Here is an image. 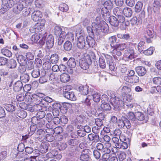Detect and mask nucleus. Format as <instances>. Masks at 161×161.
I'll use <instances>...</instances> for the list:
<instances>
[{
	"mask_svg": "<svg viewBox=\"0 0 161 161\" xmlns=\"http://www.w3.org/2000/svg\"><path fill=\"white\" fill-rule=\"evenodd\" d=\"M79 89L80 92L84 95L88 94L89 97L92 92L89 91V87L87 85L81 86L79 87Z\"/></svg>",
	"mask_w": 161,
	"mask_h": 161,
	"instance_id": "12",
	"label": "nucleus"
},
{
	"mask_svg": "<svg viewBox=\"0 0 161 161\" xmlns=\"http://www.w3.org/2000/svg\"><path fill=\"white\" fill-rule=\"evenodd\" d=\"M109 23L112 26L114 27L118 26L119 24L118 19L114 16H111Z\"/></svg>",
	"mask_w": 161,
	"mask_h": 161,
	"instance_id": "28",
	"label": "nucleus"
},
{
	"mask_svg": "<svg viewBox=\"0 0 161 161\" xmlns=\"http://www.w3.org/2000/svg\"><path fill=\"white\" fill-rule=\"evenodd\" d=\"M99 65L100 67L102 69H104L106 67V63L103 58L101 57L99 59Z\"/></svg>",
	"mask_w": 161,
	"mask_h": 161,
	"instance_id": "48",
	"label": "nucleus"
},
{
	"mask_svg": "<svg viewBox=\"0 0 161 161\" xmlns=\"http://www.w3.org/2000/svg\"><path fill=\"white\" fill-rule=\"evenodd\" d=\"M77 47L80 49L86 50L88 47L86 44L85 37L83 36H79L77 42Z\"/></svg>",
	"mask_w": 161,
	"mask_h": 161,
	"instance_id": "5",
	"label": "nucleus"
},
{
	"mask_svg": "<svg viewBox=\"0 0 161 161\" xmlns=\"http://www.w3.org/2000/svg\"><path fill=\"white\" fill-rule=\"evenodd\" d=\"M64 36L63 37V43L65 39H67V41H72L74 40V35L72 32H68L67 33L65 32V35L64 34Z\"/></svg>",
	"mask_w": 161,
	"mask_h": 161,
	"instance_id": "30",
	"label": "nucleus"
},
{
	"mask_svg": "<svg viewBox=\"0 0 161 161\" xmlns=\"http://www.w3.org/2000/svg\"><path fill=\"white\" fill-rule=\"evenodd\" d=\"M59 60L58 55L57 53H54L51 56L50 61L52 64H57L58 63Z\"/></svg>",
	"mask_w": 161,
	"mask_h": 161,
	"instance_id": "31",
	"label": "nucleus"
},
{
	"mask_svg": "<svg viewBox=\"0 0 161 161\" xmlns=\"http://www.w3.org/2000/svg\"><path fill=\"white\" fill-rule=\"evenodd\" d=\"M1 52L3 55L8 57H10L12 56V53L11 52L6 48L2 49Z\"/></svg>",
	"mask_w": 161,
	"mask_h": 161,
	"instance_id": "43",
	"label": "nucleus"
},
{
	"mask_svg": "<svg viewBox=\"0 0 161 161\" xmlns=\"http://www.w3.org/2000/svg\"><path fill=\"white\" fill-rule=\"evenodd\" d=\"M23 85L20 81L16 82L13 85V89L15 92H19L22 88Z\"/></svg>",
	"mask_w": 161,
	"mask_h": 161,
	"instance_id": "24",
	"label": "nucleus"
},
{
	"mask_svg": "<svg viewBox=\"0 0 161 161\" xmlns=\"http://www.w3.org/2000/svg\"><path fill=\"white\" fill-rule=\"evenodd\" d=\"M105 58L106 59L107 63L108 64L109 68L112 71H115L117 69L116 67V64L113 60L112 57L108 54H105Z\"/></svg>",
	"mask_w": 161,
	"mask_h": 161,
	"instance_id": "6",
	"label": "nucleus"
},
{
	"mask_svg": "<svg viewBox=\"0 0 161 161\" xmlns=\"http://www.w3.org/2000/svg\"><path fill=\"white\" fill-rule=\"evenodd\" d=\"M161 6V5L160 2L158 0L154 1L153 3V7L154 10H158L160 8Z\"/></svg>",
	"mask_w": 161,
	"mask_h": 161,
	"instance_id": "52",
	"label": "nucleus"
},
{
	"mask_svg": "<svg viewBox=\"0 0 161 161\" xmlns=\"http://www.w3.org/2000/svg\"><path fill=\"white\" fill-rule=\"evenodd\" d=\"M67 143L70 146H74L79 143V141L76 139H70L68 141Z\"/></svg>",
	"mask_w": 161,
	"mask_h": 161,
	"instance_id": "47",
	"label": "nucleus"
},
{
	"mask_svg": "<svg viewBox=\"0 0 161 161\" xmlns=\"http://www.w3.org/2000/svg\"><path fill=\"white\" fill-rule=\"evenodd\" d=\"M46 36L47 34L46 33L43 34H42V33H41V34L39 33L38 34H35L32 36L31 37V39L33 42H36L40 38H42L39 41V43H40L41 45H43L45 42V37Z\"/></svg>",
	"mask_w": 161,
	"mask_h": 161,
	"instance_id": "4",
	"label": "nucleus"
},
{
	"mask_svg": "<svg viewBox=\"0 0 161 161\" xmlns=\"http://www.w3.org/2000/svg\"><path fill=\"white\" fill-rule=\"evenodd\" d=\"M92 26L94 34H100V27L99 24L96 22L93 23H92Z\"/></svg>",
	"mask_w": 161,
	"mask_h": 161,
	"instance_id": "23",
	"label": "nucleus"
},
{
	"mask_svg": "<svg viewBox=\"0 0 161 161\" xmlns=\"http://www.w3.org/2000/svg\"><path fill=\"white\" fill-rule=\"evenodd\" d=\"M136 70L138 75L141 76H144L147 73L146 69L142 66H138L136 67Z\"/></svg>",
	"mask_w": 161,
	"mask_h": 161,
	"instance_id": "20",
	"label": "nucleus"
},
{
	"mask_svg": "<svg viewBox=\"0 0 161 161\" xmlns=\"http://www.w3.org/2000/svg\"><path fill=\"white\" fill-rule=\"evenodd\" d=\"M118 126L120 128L129 129L131 127L130 121L126 117L122 116L118 121Z\"/></svg>",
	"mask_w": 161,
	"mask_h": 161,
	"instance_id": "3",
	"label": "nucleus"
},
{
	"mask_svg": "<svg viewBox=\"0 0 161 161\" xmlns=\"http://www.w3.org/2000/svg\"><path fill=\"white\" fill-rule=\"evenodd\" d=\"M127 51L128 53L126 55L127 57L130 59H131L134 58V51L133 49L132 48H128L127 49Z\"/></svg>",
	"mask_w": 161,
	"mask_h": 161,
	"instance_id": "37",
	"label": "nucleus"
},
{
	"mask_svg": "<svg viewBox=\"0 0 161 161\" xmlns=\"http://www.w3.org/2000/svg\"><path fill=\"white\" fill-rule=\"evenodd\" d=\"M136 119L140 121H143L146 123L147 120L145 119V117L143 113L138 111L135 113Z\"/></svg>",
	"mask_w": 161,
	"mask_h": 161,
	"instance_id": "18",
	"label": "nucleus"
},
{
	"mask_svg": "<svg viewBox=\"0 0 161 161\" xmlns=\"http://www.w3.org/2000/svg\"><path fill=\"white\" fill-rule=\"evenodd\" d=\"M6 110L8 112H13L15 110V107L11 104H8L5 107Z\"/></svg>",
	"mask_w": 161,
	"mask_h": 161,
	"instance_id": "54",
	"label": "nucleus"
},
{
	"mask_svg": "<svg viewBox=\"0 0 161 161\" xmlns=\"http://www.w3.org/2000/svg\"><path fill=\"white\" fill-rule=\"evenodd\" d=\"M42 17V13L39 11H34L32 14V19L35 22L39 20Z\"/></svg>",
	"mask_w": 161,
	"mask_h": 161,
	"instance_id": "19",
	"label": "nucleus"
},
{
	"mask_svg": "<svg viewBox=\"0 0 161 161\" xmlns=\"http://www.w3.org/2000/svg\"><path fill=\"white\" fill-rule=\"evenodd\" d=\"M86 41L88 46V47H95L96 43L92 36H88L86 37Z\"/></svg>",
	"mask_w": 161,
	"mask_h": 161,
	"instance_id": "14",
	"label": "nucleus"
},
{
	"mask_svg": "<svg viewBox=\"0 0 161 161\" xmlns=\"http://www.w3.org/2000/svg\"><path fill=\"white\" fill-rule=\"evenodd\" d=\"M138 48L139 51L141 53H142L147 48L145 43L143 41L140 42L138 44Z\"/></svg>",
	"mask_w": 161,
	"mask_h": 161,
	"instance_id": "33",
	"label": "nucleus"
},
{
	"mask_svg": "<svg viewBox=\"0 0 161 161\" xmlns=\"http://www.w3.org/2000/svg\"><path fill=\"white\" fill-rule=\"evenodd\" d=\"M123 100L118 97H115L110 99V103L115 108H118L120 107H125V105L127 106H131L128 103L132 100L131 96L130 95L123 96Z\"/></svg>",
	"mask_w": 161,
	"mask_h": 161,
	"instance_id": "1",
	"label": "nucleus"
},
{
	"mask_svg": "<svg viewBox=\"0 0 161 161\" xmlns=\"http://www.w3.org/2000/svg\"><path fill=\"white\" fill-rule=\"evenodd\" d=\"M37 117L34 116L31 119V122L34 125H38L40 122V119Z\"/></svg>",
	"mask_w": 161,
	"mask_h": 161,
	"instance_id": "62",
	"label": "nucleus"
},
{
	"mask_svg": "<svg viewBox=\"0 0 161 161\" xmlns=\"http://www.w3.org/2000/svg\"><path fill=\"white\" fill-rule=\"evenodd\" d=\"M91 151L88 149H85L81 151V154L80 156V159L81 161H89L90 155Z\"/></svg>",
	"mask_w": 161,
	"mask_h": 161,
	"instance_id": "8",
	"label": "nucleus"
},
{
	"mask_svg": "<svg viewBox=\"0 0 161 161\" xmlns=\"http://www.w3.org/2000/svg\"><path fill=\"white\" fill-rule=\"evenodd\" d=\"M101 108L103 110H109L111 109L110 105L108 103L104 102L101 105Z\"/></svg>",
	"mask_w": 161,
	"mask_h": 161,
	"instance_id": "42",
	"label": "nucleus"
},
{
	"mask_svg": "<svg viewBox=\"0 0 161 161\" xmlns=\"http://www.w3.org/2000/svg\"><path fill=\"white\" fill-rule=\"evenodd\" d=\"M118 155L120 161H122L126 158V154L125 153L123 152H118Z\"/></svg>",
	"mask_w": 161,
	"mask_h": 161,
	"instance_id": "60",
	"label": "nucleus"
},
{
	"mask_svg": "<svg viewBox=\"0 0 161 161\" xmlns=\"http://www.w3.org/2000/svg\"><path fill=\"white\" fill-rule=\"evenodd\" d=\"M117 17L119 23H121L122 25L123 26V28L125 29L129 25V22L125 19L123 15H119Z\"/></svg>",
	"mask_w": 161,
	"mask_h": 161,
	"instance_id": "13",
	"label": "nucleus"
},
{
	"mask_svg": "<svg viewBox=\"0 0 161 161\" xmlns=\"http://www.w3.org/2000/svg\"><path fill=\"white\" fill-rule=\"evenodd\" d=\"M126 78L127 79L129 78V81H128L129 82L132 83H138L139 81V77L136 75L130 77L129 78L128 77Z\"/></svg>",
	"mask_w": 161,
	"mask_h": 161,
	"instance_id": "40",
	"label": "nucleus"
},
{
	"mask_svg": "<svg viewBox=\"0 0 161 161\" xmlns=\"http://www.w3.org/2000/svg\"><path fill=\"white\" fill-rule=\"evenodd\" d=\"M146 32L148 36L150 38H153L155 36V34L154 31L152 29H148L147 30Z\"/></svg>",
	"mask_w": 161,
	"mask_h": 161,
	"instance_id": "63",
	"label": "nucleus"
},
{
	"mask_svg": "<svg viewBox=\"0 0 161 161\" xmlns=\"http://www.w3.org/2000/svg\"><path fill=\"white\" fill-rule=\"evenodd\" d=\"M108 43L110 44L111 49L115 48L117 45V38L116 36H113L108 38Z\"/></svg>",
	"mask_w": 161,
	"mask_h": 161,
	"instance_id": "17",
	"label": "nucleus"
},
{
	"mask_svg": "<svg viewBox=\"0 0 161 161\" xmlns=\"http://www.w3.org/2000/svg\"><path fill=\"white\" fill-rule=\"evenodd\" d=\"M54 34L56 36H59L58 40V44L59 45H61L63 43V37L65 32L63 31L61 28L59 26H56L54 29Z\"/></svg>",
	"mask_w": 161,
	"mask_h": 161,
	"instance_id": "2",
	"label": "nucleus"
},
{
	"mask_svg": "<svg viewBox=\"0 0 161 161\" xmlns=\"http://www.w3.org/2000/svg\"><path fill=\"white\" fill-rule=\"evenodd\" d=\"M59 9L62 12H66L68 10L69 7L66 4L63 3L61 4L59 7Z\"/></svg>",
	"mask_w": 161,
	"mask_h": 161,
	"instance_id": "58",
	"label": "nucleus"
},
{
	"mask_svg": "<svg viewBox=\"0 0 161 161\" xmlns=\"http://www.w3.org/2000/svg\"><path fill=\"white\" fill-rule=\"evenodd\" d=\"M72 48V45L71 42L68 41H66L64 44V48L66 51L70 50Z\"/></svg>",
	"mask_w": 161,
	"mask_h": 161,
	"instance_id": "36",
	"label": "nucleus"
},
{
	"mask_svg": "<svg viewBox=\"0 0 161 161\" xmlns=\"http://www.w3.org/2000/svg\"><path fill=\"white\" fill-rule=\"evenodd\" d=\"M70 79V76L69 75L66 73H63L60 76V80L63 82H67Z\"/></svg>",
	"mask_w": 161,
	"mask_h": 161,
	"instance_id": "27",
	"label": "nucleus"
},
{
	"mask_svg": "<svg viewBox=\"0 0 161 161\" xmlns=\"http://www.w3.org/2000/svg\"><path fill=\"white\" fill-rule=\"evenodd\" d=\"M90 60V59H86L85 58H83L80 62V66L81 68L84 70L88 69L89 65L92 64V62Z\"/></svg>",
	"mask_w": 161,
	"mask_h": 161,
	"instance_id": "10",
	"label": "nucleus"
},
{
	"mask_svg": "<svg viewBox=\"0 0 161 161\" xmlns=\"http://www.w3.org/2000/svg\"><path fill=\"white\" fill-rule=\"evenodd\" d=\"M17 115L19 118L23 119L26 116L27 114L25 111L23 110H19L18 111Z\"/></svg>",
	"mask_w": 161,
	"mask_h": 161,
	"instance_id": "45",
	"label": "nucleus"
},
{
	"mask_svg": "<svg viewBox=\"0 0 161 161\" xmlns=\"http://www.w3.org/2000/svg\"><path fill=\"white\" fill-rule=\"evenodd\" d=\"M45 138L47 141L52 142L54 140L55 137L52 135L48 133L46 135Z\"/></svg>",
	"mask_w": 161,
	"mask_h": 161,
	"instance_id": "59",
	"label": "nucleus"
},
{
	"mask_svg": "<svg viewBox=\"0 0 161 161\" xmlns=\"http://www.w3.org/2000/svg\"><path fill=\"white\" fill-rule=\"evenodd\" d=\"M92 96L93 99L95 102L97 103L99 102L100 100V95L99 93H96L94 94H92H92H90Z\"/></svg>",
	"mask_w": 161,
	"mask_h": 161,
	"instance_id": "51",
	"label": "nucleus"
},
{
	"mask_svg": "<svg viewBox=\"0 0 161 161\" xmlns=\"http://www.w3.org/2000/svg\"><path fill=\"white\" fill-rule=\"evenodd\" d=\"M54 42V38L52 35H49L47 37L46 42L47 47L50 48H52L53 46Z\"/></svg>",
	"mask_w": 161,
	"mask_h": 161,
	"instance_id": "15",
	"label": "nucleus"
},
{
	"mask_svg": "<svg viewBox=\"0 0 161 161\" xmlns=\"http://www.w3.org/2000/svg\"><path fill=\"white\" fill-rule=\"evenodd\" d=\"M37 157V159L39 161H46L48 159L45 155L42 154H39Z\"/></svg>",
	"mask_w": 161,
	"mask_h": 161,
	"instance_id": "64",
	"label": "nucleus"
},
{
	"mask_svg": "<svg viewBox=\"0 0 161 161\" xmlns=\"http://www.w3.org/2000/svg\"><path fill=\"white\" fill-rule=\"evenodd\" d=\"M105 8L107 10H111L113 7L112 2L110 0L106 1L103 4Z\"/></svg>",
	"mask_w": 161,
	"mask_h": 161,
	"instance_id": "38",
	"label": "nucleus"
},
{
	"mask_svg": "<svg viewBox=\"0 0 161 161\" xmlns=\"http://www.w3.org/2000/svg\"><path fill=\"white\" fill-rule=\"evenodd\" d=\"M111 53L114 59L118 61L120 60L122 58L121 52L115 47L111 49Z\"/></svg>",
	"mask_w": 161,
	"mask_h": 161,
	"instance_id": "11",
	"label": "nucleus"
},
{
	"mask_svg": "<svg viewBox=\"0 0 161 161\" xmlns=\"http://www.w3.org/2000/svg\"><path fill=\"white\" fill-rule=\"evenodd\" d=\"M100 32L101 31L104 33L107 32L108 30V26L104 21H100L99 24Z\"/></svg>",
	"mask_w": 161,
	"mask_h": 161,
	"instance_id": "21",
	"label": "nucleus"
},
{
	"mask_svg": "<svg viewBox=\"0 0 161 161\" xmlns=\"http://www.w3.org/2000/svg\"><path fill=\"white\" fill-rule=\"evenodd\" d=\"M68 66L71 68H74L76 65V63L74 58H71L67 62Z\"/></svg>",
	"mask_w": 161,
	"mask_h": 161,
	"instance_id": "29",
	"label": "nucleus"
},
{
	"mask_svg": "<svg viewBox=\"0 0 161 161\" xmlns=\"http://www.w3.org/2000/svg\"><path fill=\"white\" fill-rule=\"evenodd\" d=\"M123 15L127 17H130L132 14L131 9L127 7L123 8Z\"/></svg>",
	"mask_w": 161,
	"mask_h": 161,
	"instance_id": "26",
	"label": "nucleus"
},
{
	"mask_svg": "<svg viewBox=\"0 0 161 161\" xmlns=\"http://www.w3.org/2000/svg\"><path fill=\"white\" fill-rule=\"evenodd\" d=\"M14 2L13 0H2V5L4 12L2 14H3L5 12L12 8L14 4Z\"/></svg>",
	"mask_w": 161,
	"mask_h": 161,
	"instance_id": "7",
	"label": "nucleus"
},
{
	"mask_svg": "<svg viewBox=\"0 0 161 161\" xmlns=\"http://www.w3.org/2000/svg\"><path fill=\"white\" fill-rule=\"evenodd\" d=\"M110 155L109 154L104 153L99 159V161H107L109 159Z\"/></svg>",
	"mask_w": 161,
	"mask_h": 161,
	"instance_id": "53",
	"label": "nucleus"
},
{
	"mask_svg": "<svg viewBox=\"0 0 161 161\" xmlns=\"http://www.w3.org/2000/svg\"><path fill=\"white\" fill-rule=\"evenodd\" d=\"M17 60L20 64H25V58L22 55H19L17 58Z\"/></svg>",
	"mask_w": 161,
	"mask_h": 161,
	"instance_id": "49",
	"label": "nucleus"
},
{
	"mask_svg": "<svg viewBox=\"0 0 161 161\" xmlns=\"http://www.w3.org/2000/svg\"><path fill=\"white\" fill-rule=\"evenodd\" d=\"M86 55H87V56H86V57H85V58L86 59H90L91 61L92 62V60H95L96 59V57L95 55V53L92 52H91L89 53V54H86Z\"/></svg>",
	"mask_w": 161,
	"mask_h": 161,
	"instance_id": "46",
	"label": "nucleus"
},
{
	"mask_svg": "<svg viewBox=\"0 0 161 161\" xmlns=\"http://www.w3.org/2000/svg\"><path fill=\"white\" fill-rule=\"evenodd\" d=\"M113 12L114 14L117 17L123 15V8L119 7H116L113 9Z\"/></svg>",
	"mask_w": 161,
	"mask_h": 161,
	"instance_id": "35",
	"label": "nucleus"
},
{
	"mask_svg": "<svg viewBox=\"0 0 161 161\" xmlns=\"http://www.w3.org/2000/svg\"><path fill=\"white\" fill-rule=\"evenodd\" d=\"M42 23L38 24V26H36L35 27V31L36 32L40 31L41 29L42 28L44 25V21H42Z\"/></svg>",
	"mask_w": 161,
	"mask_h": 161,
	"instance_id": "57",
	"label": "nucleus"
},
{
	"mask_svg": "<svg viewBox=\"0 0 161 161\" xmlns=\"http://www.w3.org/2000/svg\"><path fill=\"white\" fill-rule=\"evenodd\" d=\"M50 145L47 142H42L40 147V150L42 153L47 152Z\"/></svg>",
	"mask_w": 161,
	"mask_h": 161,
	"instance_id": "22",
	"label": "nucleus"
},
{
	"mask_svg": "<svg viewBox=\"0 0 161 161\" xmlns=\"http://www.w3.org/2000/svg\"><path fill=\"white\" fill-rule=\"evenodd\" d=\"M88 136L90 141H93L94 142H97L99 140V136L97 134H90L88 135Z\"/></svg>",
	"mask_w": 161,
	"mask_h": 161,
	"instance_id": "34",
	"label": "nucleus"
},
{
	"mask_svg": "<svg viewBox=\"0 0 161 161\" xmlns=\"http://www.w3.org/2000/svg\"><path fill=\"white\" fill-rule=\"evenodd\" d=\"M126 47V46L125 43L121 44H117L115 48L118 50L121 51L124 50Z\"/></svg>",
	"mask_w": 161,
	"mask_h": 161,
	"instance_id": "50",
	"label": "nucleus"
},
{
	"mask_svg": "<svg viewBox=\"0 0 161 161\" xmlns=\"http://www.w3.org/2000/svg\"><path fill=\"white\" fill-rule=\"evenodd\" d=\"M153 84L159 85H161V78L160 77H154L153 79Z\"/></svg>",
	"mask_w": 161,
	"mask_h": 161,
	"instance_id": "61",
	"label": "nucleus"
},
{
	"mask_svg": "<svg viewBox=\"0 0 161 161\" xmlns=\"http://www.w3.org/2000/svg\"><path fill=\"white\" fill-rule=\"evenodd\" d=\"M23 9L24 6L23 4L21 3L16 4L13 8V12L17 14H18Z\"/></svg>",
	"mask_w": 161,
	"mask_h": 161,
	"instance_id": "16",
	"label": "nucleus"
},
{
	"mask_svg": "<svg viewBox=\"0 0 161 161\" xmlns=\"http://www.w3.org/2000/svg\"><path fill=\"white\" fill-rule=\"evenodd\" d=\"M63 96L67 99L70 100L75 101L76 99L74 93L72 91L65 93V94Z\"/></svg>",
	"mask_w": 161,
	"mask_h": 161,
	"instance_id": "25",
	"label": "nucleus"
},
{
	"mask_svg": "<svg viewBox=\"0 0 161 161\" xmlns=\"http://www.w3.org/2000/svg\"><path fill=\"white\" fill-rule=\"evenodd\" d=\"M17 65L16 61L13 59H10L8 65V67L10 69H14L16 68Z\"/></svg>",
	"mask_w": 161,
	"mask_h": 161,
	"instance_id": "41",
	"label": "nucleus"
},
{
	"mask_svg": "<svg viewBox=\"0 0 161 161\" xmlns=\"http://www.w3.org/2000/svg\"><path fill=\"white\" fill-rule=\"evenodd\" d=\"M131 91V87L130 86H124L121 88L122 92L124 94L123 96L128 95Z\"/></svg>",
	"mask_w": 161,
	"mask_h": 161,
	"instance_id": "32",
	"label": "nucleus"
},
{
	"mask_svg": "<svg viewBox=\"0 0 161 161\" xmlns=\"http://www.w3.org/2000/svg\"><path fill=\"white\" fill-rule=\"evenodd\" d=\"M143 3L141 1H138L136 4L135 7V11L136 12H139L143 7Z\"/></svg>",
	"mask_w": 161,
	"mask_h": 161,
	"instance_id": "39",
	"label": "nucleus"
},
{
	"mask_svg": "<svg viewBox=\"0 0 161 161\" xmlns=\"http://www.w3.org/2000/svg\"><path fill=\"white\" fill-rule=\"evenodd\" d=\"M29 79V76L27 74H23L20 76V79L24 82L26 83L28 82Z\"/></svg>",
	"mask_w": 161,
	"mask_h": 161,
	"instance_id": "56",
	"label": "nucleus"
},
{
	"mask_svg": "<svg viewBox=\"0 0 161 161\" xmlns=\"http://www.w3.org/2000/svg\"><path fill=\"white\" fill-rule=\"evenodd\" d=\"M154 50V48L153 47H150L147 50H145L142 53L147 56L153 54Z\"/></svg>",
	"mask_w": 161,
	"mask_h": 161,
	"instance_id": "44",
	"label": "nucleus"
},
{
	"mask_svg": "<svg viewBox=\"0 0 161 161\" xmlns=\"http://www.w3.org/2000/svg\"><path fill=\"white\" fill-rule=\"evenodd\" d=\"M28 98L29 99L28 101L30 103H33L36 105L37 108L41 107L40 105L39 104L41 103L42 99H40V98L38 97L36 94H34L31 96L29 97Z\"/></svg>",
	"mask_w": 161,
	"mask_h": 161,
	"instance_id": "9",
	"label": "nucleus"
},
{
	"mask_svg": "<svg viewBox=\"0 0 161 161\" xmlns=\"http://www.w3.org/2000/svg\"><path fill=\"white\" fill-rule=\"evenodd\" d=\"M32 76L35 78H37L40 75L39 69L37 68L33 70L31 73Z\"/></svg>",
	"mask_w": 161,
	"mask_h": 161,
	"instance_id": "55",
	"label": "nucleus"
}]
</instances>
